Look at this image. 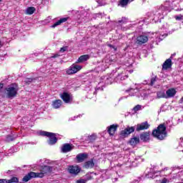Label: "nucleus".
I'll list each match as a JSON object with an SVG mask.
<instances>
[{
  "label": "nucleus",
  "mask_w": 183,
  "mask_h": 183,
  "mask_svg": "<svg viewBox=\"0 0 183 183\" xmlns=\"http://www.w3.org/2000/svg\"><path fill=\"white\" fill-rule=\"evenodd\" d=\"M172 9H174V11H182L183 0H169L164 1V4L160 5L155 11L154 20L155 22H161V19H164L167 12H171Z\"/></svg>",
  "instance_id": "1"
},
{
  "label": "nucleus",
  "mask_w": 183,
  "mask_h": 183,
  "mask_svg": "<svg viewBox=\"0 0 183 183\" xmlns=\"http://www.w3.org/2000/svg\"><path fill=\"white\" fill-rule=\"evenodd\" d=\"M159 175H164V177H168V175H172L173 179H177V178H180L183 181V170L179 167H173L171 169L166 167L160 172H156L154 169H147L146 170V178H152V179H155V178L159 177Z\"/></svg>",
  "instance_id": "2"
},
{
  "label": "nucleus",
  "mask_w": 183,
  "mask_h": 183,
  "mask_svg": "<svg viewBox=\"0 0 183 183\" xmlns=\"http://www.w3.org/2000/svg\"><path fill=\"white\" fill-rule=\"evenodd\" d=\"M152 135L154 138H157V139H164L167 137V127L165 124H160L158 126L157 129H154L152 132Z\"/></svg>",
  "instance_id": "3"
},
{
  "label": "nucleus",
  "mask_w": 183,
  "mask_h": 183,
  "mask_svg": "<svg viewBox=\"0 0 183 183\" xmlns=\"http://www.w3.org/2000/svg\"><path fill=\"white\" fill-rule=\"evenodd\" d=\"M6 98L9 99H12V98H15L16 95H18V91H19V87L18 86V84L13 83L7 88L5 89Z\"/></svg>",
  "instance_id": "4"
},
{
  "label": "nucleus",
  "mask_w": 183,
  "mask_h": 183,
  "mask_svg": "<svg viewBox=\"0 0 183 183\" xmlns=\"http://www.w3.org/2000/svg\"><path fill=\"white\" fill-rule=\"evenodd\" d=\"M117 71H118V75L115 79L116 82H120V81H124L128 78V74H127L128 72L127 65H122L119 68H117Z\"/></svg>",
  "instance_id": "5"
},
{
  "label": "nucleus",
  "mask_w": 183,
  "mask_h": 183,
  "mask_svg": "<svg viewBox=\"0 0 183 183\" xmlns=\"http://www.w3.org/2000/svg\"><path fill=\"white\" fill-rule=\"evenodd\" d=\"M40 135L42 137H48L49 140L47 141L49 145H55L58 142V137L55 133L49 132H41Z\"/></svg>",
  "instance_id": "6"
},
{
  "label": "nucleus",
  "mask_w": 183,
  "mask_h": 183,
  "mask_svg": "<svg viewBox=\"0 0 183 183\" xmlns=\"http://www.w3.org/2000/svg\"><path fill=\"white\" fill-rule=\"evenodd\" d=\"M93 178L97 179V182H102L104 179H108L109 178V172L107 170H103L98 173H94Z\"/></svg>",
  "instance_id": "7"
},
{
  "label": "nucleus",
  "mask_w": 183,
  "mask_h": 183,
  "mask_svg": "<svg viewBox=\"0 0 183 183\" xmlns=\"http://www.w3.org/2000/svg\"><path fill=\"white\" fill-rule=\"evenodd\" d=\"M52 172V167L51 166H43L41 167V172L39 173L36 172L37 178H44L45 174H49Z\"/></svg>",
  "instance_id": "8"
},
{
  "label": "nucleus",
  "mask_w": 183,
  "mask_h": 183,
  "mask_svg": "<svg viewBox=\"0 0 183 183\" xmlns=\"http://www.w3.org/2000/svg\"><path fill=\"white\" fill-rule=\"evenodd\" d=\"M82 69V66L72 64L67 70V75H73V74H76V72L81 71Z\"/></svg>",
  "instance_id": "9"
},
{
  "label": "nucleus",
  "mask_w": 183,
  "mask_h": 183,
  "mask_svg": "<svg viewBox=\"0 0 183 183\" xmlns=\"http://www.w3.org/2000/svg\"><path fill=\"white\" fill-rule=\"evenodd\" d=\"M67 171L71 175H78L81 172V167L78 166L70 165L68 167Z\"/></svg>",
  "instance_id": "10"
},
{
  "label": "nucleus",
  "mask_w": 183,
  "mask_h": 183,
  "mask_svg": "<svg viewBox=\"0 0 183 183\" xmlns=\"http://www.w3.org/2000/svg\"><path fill=\"white\" fill-rule=\"evenodd\" d=\"M32 178H38V176L36 174V172H30L27 174H26L23 179L22 181L24 182H28V181H31Z\"/></svg>",
  "instance_id": "11"
},
{
  "label": "nucleus",
  "mask_w": 183,
  "mask_h": 183,
  "mask_svg": "<svg viewBox=\"0 0 183 183\" xmlns=\"http://www.w3.org/2000/svg\"><path fill=\"white\" fill-rule=\"evenodd\" d=\"M134 131H135V127H127L126 129H124V130H122L121 132V136L122 137H128V135H129L130 134H132V132H134Z\"/></svg>",
  "instance_id": "12"
},
{
  "label": "nucleus",
  "mask_w": 183,
  "mask_h": 183,
  "mask_svg": "<svg viewBox=\"0 0 183 183\" xmlns=\"http://www.w3.org/2000/svg\"><path fill=\"white\" fill-rule=\"evenodd\" d=\"M146 42H148V36L145 35H140L136 39V44L137 45H142V44H146Z\"/></svg>",
  "instance_id": "13"
},
{
  "label": "nucleus",
  "mask_w": 183,
  "mask_h": 183,
  "mask_svg": "<svg viewBox=\"0 0 183 183\" xmlns=\"http://www.w3.org/2000/svg\"><path fill=\"white\" fill-rule=\"evenodd\" d=\"M71 149H74V145L71 144L66 143L61 147V152L64 153L71 152Z\"/></svg>",
  "instance_id": "14"
},
{
  "label": "nucleus",
  "mask_w": 183,
  "mask_h": 183,
  "mask_svg": "<svg viewBox=\"0 0 183 183\" xmlns=\"http://www.w3.org/2000/svg\"><path fill=\"white\" fill-rule=\"evenodd\" d=\"M149 128V124H148V122H144L142 124H139L137 126V131H144V129H148Z\"/></svg>",
  "instance_id": "15"
},
{
  "label": "nucleus",
  "mask_w": 183,
  "mask_h": 183,
  "mask_svg": "<svg viewBox=\"0 0 183 183\" xmlns=\"http://www.w3.org/2000/svg\"><path fill=\"white\" fill-rule=\"evenodd\" d=\"M117 129H118V125L112 124L110 127H107V132H109V134L111 137H114Z\"/></svg>",
  "instance_id": "16"
},
{
  "label": "nucleus",
  "mask_w": 183,
  "mask_h": 183,
  "mask_svg": "<svg viewBox=\"0 0 183 183\" xmlns=\"http://www.w3.org/2000/svg\"><path fill=\"white\" fill-rule=\"evenodd\" d=\"M88 158V154L86 153H80L76 155V159L77 162H84L85 159Z\"/></svg>",
  "instance_id": "17"
},
{
  "label": "nucleus",
  "mask_w": 183,
  "mask_h": 183,
  "mask_svg": "<svg viewBox=\"0 0 183 183\" xmlns=\"http://www.w3.org/2000/svg\"><path fill=\"white\" fill-rule=\"evenodd\" d=\"M61 98L65 104H69L71 102V95L65 92L62 93Z\"/></svg>",
  "instance_id": "18"
},
{
  "label": "nucleus",
  "mask_w": 183,
  "mask_h": 183,
  "mask_svg": "<svg viewBox=\"0 0 183 183\" xmlns=\"http://www.w3.org/2000/svg\"><path fill=\"white\" fill-rule=\"evenodd\" d=\"M177 94V90L175 89H169L166 92V98H174Z\"/></svg>",
  "instance_id": "19"
},
{
  "label": "nucleus",
  "mask_w": 183,
  "mask_h": 183,
  "mask_svg": "<svg viewBox=\"0 0 183 183\" xmlns=\"http://www.w3.org/2000/svg\"><path fill=\"white\" fill-rule=\"evenodd\" d=\"M89 58L90 56L89 54L81 55L79 57V59L76 61V64H82L83 62H86V61H88Z\"/></svg>",
  "instance_id": "20"
},
{
  "label": "nucleus",
  "mask_w": 183,
  "mask_h": 183,
  "mask_svg": "<svg viewBox=\"0 0 183 183\" xmlns=\"http://www.w3.org/2000/svg\"><path fill=\"white\" fill-rule=\"evenodd\" d=\"M171 66H172V59H168L164 62L162 65V69H164V70L169 69Z\"/></svg>",
  "instance_id": "21"
},
{
  "label": "nucleus",
  "mask_w": 183,
  "mask_h": 183,
  "mask_svg": "<svg viewBox=\"0 0 183 183\" xmlns=\"http://www.w3.org/2000/svg\"><path fill=\"white\" fill-rule=\"evenodd\" d=\"M51 105L54 109H58V108L62 107V101L61 99H56L52 102Z\"/></svg>",
  "instance_id": "22"
},
{
  "label": "nucleus",
  "mask_w": 183,
  "mask_h": 183,
  "mask_svg": "<svg viewBox=\"0 0 183 183\" xmlns=\"http://www.w3.org/2000/svg\"><path fill=\"white\" fill-rule=\"evenodd\" d=\"M68 19H69V17H64L60 19L51 26V28H56V26H58V25H61V24H64V22H66Z\"/></svg>",
  "instance_id": "23"
},
{
  "label": "nucleus",
  "mask_w": 183,
  "mask_h": 183,
  "mask_svg": "<svg viewBox=\"0 0 183 183\" xmlns=\"http://www.w3.org/2000/svg\"><path fill=\"white\" fill-rule=\"evenodd\" d=\"M132 0H120L118 4V6H121L122 8H127L128 4H131Z\"/></svg>",
  "instance_id": "24"
},
{
  "label": "nucleus",
  "mask_w": 183,
  "mask_h": 183,
  "mask_svg": "<svg viewBox=\"0 0 183 183\" xmlns=\"http://www.w3.org/2000/svg\"><path fill=\"white\" fill-rule=\"evenodd\" d=\"M140 139L144 142H147V141H149V132H144L140 134Z\"/></svg>",
  "instance_id": "25"
},
{
  "label": "nucleus",
  "mask_w": 183,
  "mask_h": 183,
  "mask_svg": "<svg viewBox=\"0 0 183 183\" xmlns=\"http://www.w3.org/2000/svg\"><path fill=\"white\" fill-rule=\"evenodd\" d=\"M138 91H139L138 89V88H136V89L130 88L129 89L126 90V92H129V95L130 97H135V95H137V93L138 92Z\"/></svg>",
  "instance_id": "26"
},
{
  "label": "nucleus",
  "mask_w": 183,
  "mask_h": 183,
  "mask_svg": "<svg viewBox=\"0 0 183 183\" xmlns=\"http://www.w3.org/2000/svg\"><path fill=\"white\" fill-rule=\"evenodd\" d=\"M35 11H36V9L34 6L28 7L26 10V15H32Z\"/></svg>",
  "instance_id": "27"
},
{
  "label": "nucleus",
  "mask_w": 183,
  "mask_h": 183,
  "mask_svg": "<svg viewBox=\"0 0 183 183\" xmlns=\"http://www.w3.org/2000/svg\"><path fill=\"white\" fill-rule=\"evenodd\" d=\"M102 79H104V83L107 84V85L109 84H112V82L114 81V79L112 78L111 76H109V77L103 76V77H102Z\"/></svg>",
  "instance_id": "28"
},
{
  "label": "nucleus",
  "mask_w": 183,
  "mask_h": 183,
  "mask_svg": "<svg viewBox=\"0 0 183 183\" xmlns=\"http://www.w3.org/2000/svg\"><path fill=\"white\" fill-rule=\"evenodd\" d=\"M139 142V138L138 137H134V138H132L130 142H129V144L130 145H132V147H135V145H137V144H138Z\"/></svg>",
  "instance_id": "29"
},
{
  "label": "nucleus",
  "mask_w": 183,
  "mask_h": 183,
  "mask_svg": "<svg viewBox=\"0 0 183 183\" xmlns=\"http://www.w3.org/2000/svg\"><path fill=\"white\" fill-rule=\"evenodd\" d=\"M91 167H92V159L86 162L83 166V168L88 169L89 168H91Z\"/></svg>",
  "instance_id": "30"
},
{
  "label": "nucleus",
  "mask_w": 183,
  "mask_h": 183,
  "mask_svg": "<svg viewBox=\"0 0 183 183\" xmlns=\"http://www.w3.org/2000/svg\"><path fill=\"white\" fill-rule=\"evenodd\" d=\"M157 97L159 99L161 98H167V95L165 94V92H157Z\"/></svg>",
  "instance_id": "31"
},
{
  "label": "nucleus",
  "mask_w": 183,
  "mask_h": 183,
  "mask_svg": "<svg viewBox=\"0 0 183 183\" xmlns=\"http://www.w3.org/2000/svg\"><path fill=\"white\" fill-rule=\"evenodd\" d=\"M8 183H18L19 182V179L18 177H13L10 179H7Z\"/></svg>",
  "instance_id": "32"
},
{
  "label": "nucleus",
  "mask_w": 183,
  "mask_h": 183,
  "mask_svg": "<svg viewBox=\"0 0 183 183\" xmlns=\"http://www.w3.org/2000/svg\"><path fill=\"white\" fill-rule=\"evenodd\" d=\"M142 110V105H139V104H137V106H135L134 108H133V111L134 112H138V111H141Z\"/></svg>",
  "instance_id": "33"
},
{
  "label": "nucleus",
  "mask_w": 183,
  "mask_h": 183,
  "mask_svg": "<svg viewBox=\"0 0 183 183\" xmlns=\"http://www.w3.org/2000/svg\"><path fill=\"white\" fill-rule=\"evenodd\" d=\"M32 81H34V79L32 78H26L24 82L26 85H30L32 84Z\"/></svg>",
  "instance_id": "34"
},
{
  "label": "nucleus",
  "mask_w": 183,
  "mask_h": 183,
  "mask_svg": "<svg viewBox=\"0 0 183 183\" xmlns=\"http://www.w3.org/2000/svg\"><path fill=\"white\" fill-rule=\"evenodd\" d=\"M127 21H128L127 18L122 17L121 20L118 21V24H119V25H122L123 24H127Z\"/></svg>",
  "instance_id": "35"
},
{
  "label": "nucleus",
  "mask_w": 183,
  "mask_h": 183,
  "mask_svg": "<svg viewBox=\"0 0 183 183\" xmlns=\"http://www.w3.org/2000/svg\"><path fill=\"white\" fill-rule=\"evenodd\" d=\"M97 2L99 6H104V5L106 4L105 0H97Z\"/></svg>",
  "instance_id": "36"
},
{
  "label": "nucleus",
  "mask_w": 183,
  "mask_h": 183,
  "mask_svg": "<svg viewBox=\"0 0 183 183\" xmlns=\"http://www.w3.org/2000/svg\"><path fill=\"white\" fill-rule=\"evenodd\" d=\"M6 140L8 142H11V141H15V137H13L12 136H7Z\"/></svg>",
  "instance_id": "37"
},
{
  "label": "nucleus",
  "mask_w": 183,
  "mask_h": 183,
  "mask_svg": "<svg viewBox=\"0 0 183 183\" xmlns=\"http://www.w3.org/2000/svg\"><path fill=\"white\" fill-rule=\"evenodd\" d=\"M155 82H157V78L153 77V78L151 79L150 85H151L152 86H154L155 85Z\"/></svg>",
  "instance_id": "38"
},
{
  "label": "nucleus",
  "mask_w": 183,
  "mask_h": 183,
  "mask_svg": "<svg viewBox=\"0 0 183 183\" xmlns=\"http://www.w3.org/2000/svg\"><path fill=\"white\" fill-rule=\"evenodd\" d=\"M68 49L67 46H63L60 49V52H65Z\"/></svg>",
  "instance_id": "39"
},
{
  "label": "nucleus",
  "mask_w": 183,
  "mask_h": 183,
  "mask_svg": "<svg viewBox=\"0 0 183 183\" xmlns=\"http://www.w3.org/2000/svg\"><path fill=\"white\" fill-rule=\"evenodd\" d=\"M86 180L84 179H80L79 180L76 181V183H86Z\"/></svg>",
  "instance_id": "40"
},
{
  "label": "nucleus",
  "mask_w": 183,
  "mask_h": 183,
  "mask_svg": "<svg viewBox=\"0 0 183 183\" xmlns=\"http://www.w3.org/2000/svg\"><path fill=\"white\" fill-rule=\"evenodd\" d=\"M167 36V34H160V36H159V39H160V41H162V39H164V38H165Z\"/></svg>",
  "instance_id": "41"
},
{
  "label": "nucleus",
  "mask_w": 183,
  "mask_h": 183,
  "mask_svg": "<svg viewBox=\"0 0 183 183\" xmlns=\"http://www.w3.org/2000/svg\"><path fill=\"white\" fill-rule=\"evenodd\" d=\"M0 183H8V179H0Z\"/></svg>",
  "instance_id": "42"
},
{
  "label": "nucleus",
  "mask_w": 183,
  "mask_h": 183,
  "mask_svg": "<svg viewBox=\"0 0 183 183\" xmlns=\"http://www.w3.org/2000/svg\"><path fill=\"white\" fill-rule=\"evenodd\" d=\"M141 181V178H138V179H134L132 183H139Z\"/></svg>",
  "instance_id": "43"
},
{
  "label": "nucleus",
  "mask_w": 183,
  "mask_h": 183,
  "mask_svg": "<svg viewBox=\"0 0 183 183\" xmlns=\"http://www.w3.org/2000/svg\"><path fill=\"white\" fill-rule=\"evenodd\" d=\"M60 56H61V55H59V54H56L51 56L50 58H58V57H59Z\"/></svg>",
  "instance_id": "44"
},
{
  "label": "nucleus",
  "mask_w": 183,
  "mask_h": 183,
  "mask_svg": "<svg viewBox=\"0 0 183 183\" xmlns=\"http://www.w3.org/2000/svg\"><path fill=\"white\" fill-rule=\"evenodd\" d=\"M103 62H106V66L108 68L111 64H109V61L107 60H104Z\"/></svg>",
  "instance_id": "45"
},
{
  "label": "nucleus",
  "mask_w": 183,
  "mask_h": 183,
  "mask_svg": "<svg viewBox=\"0 0 183 183\" xmlns=\"http://www.w3.org/2000/svg\"><path fill=\"white\" fill-rule=\"evenodd\" d=\"M103 88L102 87H97V89H96V92H97V91H103Z\"/></svg>",
  "instance_id": "46"
},
{
  "label": "nucleus",
  "mask_w": 183,
  "mask_h": 183,
  "mask_svg": "<svg viewBox=\"0 0 183 183\" xmlns=\"http://www.w3.org/2000/svg\"><path fill=\"white\" fill-rule=\"evenodd\" d=\"M108 46H109L110 48H114V51H117V49L114 47V46H112V44H109Z\"/></svg>",
  "instance_id": "47"
},
{
  "label": "nucleus",
  "mask_w": 183,
  "mask_h": 183,
  "mask_svg": "<svg viewBox=\"0 0 183 183\" xmlns=\"http://www.w3.org/2000/svg\"><path fill=\"white\" fill-rule=\"evenodd\" d=\"M122 99H127V97H121L119 99V101H122Z\"/></svg>",
  "instance_id": "48"
},
{
  "label": "nucleus",
  "mask_w": 183,
  "mask_h": 183,
  "mask_svg": "<svg viewBox=\"0 0 183 183\" xmlns=\"http://www.w3.org/2000/svg\"><path fill=\"white\" fill-rule=\"evenodd\" d=\"M97 139V134H92V139Z\"/></svg>",
  "instance_id": "49"
},
{
  "label": "nucleus",
  "mask_w": 183,
  "mask_h": 183,
  "mask_svg": "<svg viewBox=\"0 0 183 183\" xmlns=\"http://www.w3.org/2000/svg\"><path fill=\"white\" fill-rule=\"evenodd\" d=\"M4 88V83H0V89Z\"/></svg>",
  "instance_id": "50"
},
{
  "label": "nucleus",
  "mask_w": 183,
  "mask_h": 183,
  "mask_svg": "<svg viewBox=\"0 0 183 183\" xmlns=\"http://www.w3.org/2000/svg\"><path fill=\"white\" fill-rule=\"evenodd\" d=\"M179 104H183V97L180 99Z\"/></svg>",
  "instance_id": "51"
},
{
  "label": "nucleus",
  "mask_w": 183,
  "mask_h": 183,
  "mask_svg": "<svg viewBox=\"0 0 183 183\" xmlns=\"http://www.w3.org/2000/svg\"><path fill=\"white\" fill-rule=\"evenodd\" d=\"M173 56H175V54H172V56H170V59H172Z\"/></svg>",
  "instance_id": "52"
},
{
  "label": "nucleus",
  "mask_w": 183,
  "mask_h": 183,
  "mask_svg": "<svg viewBox=\"0 0 183 183\" xmlns=\"http://www.w3.org/2000/svg\"><path fill=\"white\" fill-rule=\"evenodd\" d=\"M117 179H117V178L113 179V182H117Z\"/></svg>",
  "instance_id": "53"
},
{
  "label": "nucleus",
  "mask_w": 183,
  "mask_h": 183,
  "mask_svg": "<svg viewBox=\"0 0 183 183\" xmlns=\"http://www.w3.org/2000/svg\"><path fill=\"white\" fill-rule=\"evenodd\" d=\"M2 46V41L0 40V48Z\"/></svg>",
  "instance_id": "54"
},
{
  "label": "nucleus",
  "mask_w": 183,
  "mask_h": 183,
  "mask_svg": "<svg viewBox=\"0 0 183 183\" xmlns=\"http://www.w3.org/2000/svg\"><path fill=\"white\" fill-rule=\"evenodd\" d=\"M129 72H130V74H132L133 71L130 70V71H129Z\"/></svg>",
  "instance_id": "55"
},
{
  "label": "nucleus",
  "mask_w": 183,
  "mask_h": 183,
  "mask_svg": "<svg viewBox=\"0 0 183 183\" xmlns=\"http://www.w3.org/2000/svg\"><path fill=\"white\" fill-rule=\"evenodd\" d=\"M97 16H101V14H98Z\"/></svg>",
  "instance_id": "56"
},
{
  "label": "nucleus",
  "mask_w": 183,
  "mask_h": 183,
  "mask_svg": "<svg viewBox=\"0 0 183 183\" xmlns=\"http://www.w3.org/2000/svg\"><path fill=\"white\" fill-rule=\"evenodd\" d=\"M95 94H97V92H94V95H95Z\"/></svg>",
  "instance_id": "57"
},
{
  "label": "nucleus",
  "mask_w": 183,
  "mask_h": 183,
  "mask_svg": "<svg viewBox=\"0 0 183 183\" xmlns=\"http://www.w3.org/2000/svg\"><path fill=\"white\" fill-rule=\"evenodd\" d=\"M99 84H102V81H100V83Z\"/></svg>",
  "instance_id": "58"
},
{
  "label": "nucleus",
  "mask_w": 183,
  "mask_h": 183,
  "mask_svg": "<svg viewBox=\"0 0 183 183\" xmlns=\"http://www.w3.org/2000/svg\"><path fill=\"white\" fill-rule=\"evenodd\" d=\"M179 151H182L183 152V149L182 150H179Z\"/></svg>",
  "instance_id": "59"
},
{
  "label": "nucleus",
  "mask_w": 183,
  "mask_h": 183,
  "mask_svg": "<svg viewBox=\"0 0 183 183\" xmlns=\"http://www.w3.org/2000/svg\"><path fill=\"white\" fill-rule=\"evenodd\" d=\"M180 139H183L182 138H180Z\"/></svg>",
  "instance_id": "60"
},
{
  "label": "nucleus",
  "mask_w": 183,
  "mask_h": 183,
  "mask_svg": "<svg viewBox=\"0 0 183 183\" xmlns=\"http://www.w3.org/2000/svg\"><path fill=\"white\" fill-rule=\"evenodd\" d=\"M2 0H0V2Z\"/></svg>",
  "instance_id": "61"
},
{
  "label": "nucleus",
  "mask_w": 183,
  "mask_h": 183,
  "mask_svg": "<svg viewBox=\"0 0 183 183\" xmlns=\"http://www.w3.org/2000/svg\"><path fill=\"white\" fill-rule=\"evenodd\" d=\"M92 164H93V165H94V162H93Z\"/></svg>",
  "instance_id": "62"
}]
</instances>
